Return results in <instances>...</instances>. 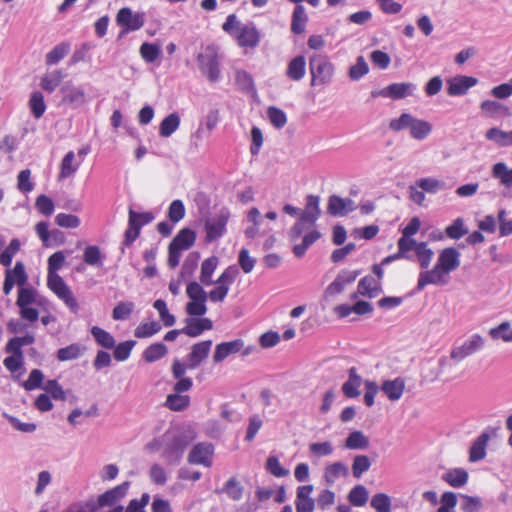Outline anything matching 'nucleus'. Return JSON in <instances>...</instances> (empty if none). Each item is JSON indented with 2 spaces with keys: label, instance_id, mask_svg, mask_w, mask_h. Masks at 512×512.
Segmentation results:
<instances>
[{
  "label": "nucleus",
  "instance_id": "55",
  "mask_svg": "<svg viewBox=\"0 0 512 512\" xmlns=\"http://www.w3.org/2000/svg\"><path fill=\"white\" fill-rule=\"evenodd\" d=\"M47 394H49L54 400L65 401L67 398V392L58 383L57 380H48L42 387Z\"/></svg>",
  "mask_w": 512,
  "mask_h": 512
},
{
  "label": "nucleus",
  "instance_id": "5",
  "mask_svg": "<svg viewBox=\"0 0 512 512\" xmlns=\"http://www.w3.org/2000/svg\"><path fill=\"white\" fill-rule=\"evenodd\" d=\"M311 86H323L332 82L335 67L325 55L314 54L309 58Z\"/></svg>",
  "mask_w": 512,
  "mask_h": 512
},
{
  "label": "nucleus",
  "instance_id": "63",
  "mask_svg": "<svg viewBox=\"0 0 512 512\" xmlns=\"http://www.w3.org/2000/svg\"><path fill=\"white\" fill-rule=\"evenodd\" d=\"M370 505L377 512H390L391 498L385 493H377L372 497Z\"/></svg>",
  "mask_w": 512,
  "mask_h": 512
},
{
  "label": "nucleus",
  "instance_id": "19",
  "mask_svg": "<svg viewBox=\"0 0 512 512\" xmlns=\"http://www.w3.org/2000/svg\"><path fill=\"white\" fill-rule=\"evenodd\" d=\"M381 292V284L379 280L368 275L363 277L357 286V292L351 295V299L355 300L358 295L368 298H374Z\"/></svg>",
  "mask_w": 512,
  "mask_h": 512
},
{
  "label": "nucleus",
  "instance_id": "60",
  "mask_svg": "<svg viewBox=\"0 0 512 512\" xmlns=\"http://www.w3.org/2000/svg\"><path fill=\"white\" fill-rule=\"evenodd\" d=\"M135 345H136V341H134V340H127V341L119 343L118 345L115 344L114 351H113L114 358L117 361L127 360Z\"/></svg>",
  "mask_w": 512,
  "mask_h": 512
},
{
  "label": "nucleus",
  "instance_id": "43",
  "mask_svg": "<svg viewBox=\"0 0 512 512\" xmlns=\"http://www.w3.org/2000/svg\"><path fill=\"white\" fill-rule=\"evenodd\" d=\"M369 446V439L361 431L351 432L345 440V447L351 450L366 449Z\"/></svg>",
  "mask_w": 512,
  "mask_h": 512
},
{
  "label": "nucleus",
  "instance_id": "10",
  "mask_svg": "<svg viewBox=\"0 0 512 512\" xmlns=\"http://www.w3.org/2000/svg\"><path fill=\"white\" fill-rule=\"evenodd\" d=\"M117 25L124 28L123 33L136 31L145 23L144 13H133L128 7L120 9L116 16Z\"/></svg>",
  "mask_w": 512,
  "mask_h": 512
},
{
  "label": "nucleus",
  "instance_id": "28",
  "mask_svg": "<svg viewBox=\"0 0 512 512\" xmlns=\"http://www.w3.org/2000/svg\"><path fill=\"white\" fill-rule=\"evenodd\" d=\"M433 126L430 122L415 117L410 129V137L422 141L426 139L432 132Z\"/></svg>",
  "mask_w": 512,
  "mask_h": 512
},
{
  "label": "nucleus",
  "instance_id": "64",
  "mask_svg": "<svg viewBox=\"0 0 512 512\" xmlns=\"http://www.w3.org/2000/svg\"><path fill=\"white\" fill-rule=\"evenodd\" d=\"M457 495L452 491H446L441 495L440 507L437 512H455Z\"/></svg>",
  "mask_w": 512,
  "mask_h": 512
},
{
  "label": "nucleus",
  "instance_id": "21",
  "mask_svg": "<svg viewBox=\"0 0 512 512\" xmlns=\"http://www.w3.org/2000/svg\"><path fill=\"white\" fill-rule=\"evenodd\" d=\"M306 75V59L303 55L292 58L285 71V76L295 82L301 81Z\"/></svg>",
  "mask_w": 512,
  "mask_h": 512
},
{
  "label": "nucleus",
  "instance_id": "8",
  "mask_svg": "<svg viewBox=\"0 0 512 512\" xmlns=\"http://www.w3.org/2000/svg\"><path fill=\"white\" fill-rule=\"evenodd\" d=\"M253 351V347L249 346L244 348V341L242 339H235L228 342H222L216 345L213 354V361L220 363L228 356L241 352L243 356L249 355Z\"/></svg>",
  "mask_w": 512,
  "mask_h": 512
},
{
  "label": "nucleus",
  "instance_id": "11",
  "mask_svg": "<svg viewBox=\"0 0 512 512\" xmlns=\"http://www.w3.org/2000/svg\"><path fill=\"white\" fill-rule=\"evenodd\" d=\"M214 446L208 442H200L193 446L188 454V462L194 465L211 467Z\"/></svg>",
  "mask_w": 512,
  "mask_h": 512
},
{
  "label": "nucleus",
  "instance_id": "53",
  "mask_svg": "<svg viewBox=\"0 0 512 512\" xmlns=\"http://www.w3.org/2000/svg\"><path fill=\"white\" fill-rule=\"evenodd\" d=\"M29 107L31 113L36 119H39L43 116L46 110V104L44 102V97L41 92H33L29 99Z\"/></svg>",
  "mask_w": 512,
  "mask_h": 512
},
{
  "label": "nucleus",
  "instance_id": "26",
  "mask_svg": "<svg viewBox=\"0 0 512 512\" xmlns=\"http://www.w3.org/2000/svg\"><path fill=\"white\" fill-rule=\"evenodd\" d=\"M319 203V196L308 195L306 198L305 209L301 212L299 216L306 219L308 222H310V224L315 225L316 221L319 219L321 215Z\"/></svg>",
  "mask_w": 512,
  "mask_h": 512
},
{
  "label": "nucleus",
  "instance_id": "22",
  "mask_svg": "<svg viewBox=\"0 0 512 512\" xmlns=\"http://www.w3.org/2000/svg\"><path fill=\"white\" fill-rule=\"evenodd\" d=\"M491 438L489 432H482L472 443L469 450V461L478 462L486 457V447Z\"/></svg>",
  "mask_w": 512,
  "mask_h": 512
},
{
  "label": "nucleus",
  "instance_id": "52",
  "mask_svg": "<svg viewBox=\"0 0 512 512\" xmlns=\"http://www.w3.org/2000/svg\"><path fill=\"white\" fill-rule=\"evenodd\" d=\"M103 258L100 248L96 245H89L84 250L83 260L90 266H102Z\"/></svg>",
  "mask_w": 512,
  "mask_h": 512
},
{
  "label": "nucleus",
  "instance_id": "17",
  "mask_svg": "<svg viewBox=\"0 0 512 512\" xmlns=\"http://www.w3.org/2000/svg\"><path fill=\"white\" fill-rule=\"evenodd\" d=\"M185 327H183V334L192 338L200 336L204 331L213 328V322L205 317H187L185 320Z\"/></svg>",
  "mask_w": 512,
  "mask_h": 512
},
{
  "label": "nucleus",
  "instance_id": "37",
  "mask_svg": "<svg viewBox=\"0 0 512 512\" xmlns=\"http://www.w3.org/2000/svg\"><path fill=\"white\" fill-rule=\"evenodd\" d=\"M321 234L316 229H311L307 232L300 244H297L293 247V253L296 257H302L305 255L307 249L314 244L319 238Z\"/></svg>",
  "mask_w": 512,
  "mask_h": 512
},
{
  "label": "nucleus",
  "instance_id": "15",
  "mask_svg": "<svg viewBox=\"0 0 512 512\" xmlns=\"http://www.w3.org/2000/svg\"><path fill=\"white\" fill-rule=\"evenodd\" d=\"M356 203L350 198L331 195L328 199L327 212L334 217H343L356 210Z\"/></svg>",
  "mask_w": 512,
  "mask_h": 512
},
{
  "label": "nucleus",
  "instance_id": "30",
  "mask_svg": "<svg viewBox=\"0 0 512 512\" xmlns=\"http://www.w3.org/2000/svg\"><path fill=\"white\" fill-rule=\"evenodd\" d=\"M485 137L501 147L512 145V130L505 132L497 127H493L486 131Z\"/></svg>",
  "mask_w": 512,
  "mask_h": 512
},
{
  "label": "nucleus",
  "instance_id": "62",
  "mask_svg": "<svg viewBox=\"0 0 512 512\" xmlns=\"http://www.w3.org/2000/svg\"><path fill=\"white\" fill-rule=\"evenodd\" d=\"M149 478L155 485H165L168 480L166 469L162 465L154 463L149 469Z\"/></svg>",
  "mask_w": 512,
  "mask_h": 512
},
{
  "label": "nucleus",
  "instance_id": "9",
  "mask_svg": "<svg viewBox=\"0 0 512 512\" xmlns=\"http://www.w3.org/2000/svg\"><path fill=\"white\" fill-rule=\"evenodd\" d=\"M485 346V339L480 334H473L463 344L451 350L450 356L456 361H462L470 355L480 351Z\"/></svg>",
  "mask_w": 512,
  "mask_h": 512
},
{
  "label": "nucleus",
  "instance_id": "50",
  "mask_svg": "<svg viewBox=\"0 0 512 512\" xmlns=\"http://www.w3.org/2000/svg\"><path fill=\"white\" fill-rule=\"evenodd\" d=\"M415 116L410 113H402L398 118L391 119L389 129L394 132L408 130L410 132Z\"/></svg>",
  "mask_w": 512,
  "mask_h": 512
},
{
  "label": "nucleus",
  "instance_id": "20",
  "mask_svg": "<svg viewBox=\"0 0 512 512\" xmlns=\"http://www.w3.org/2000/svg\"><path fill=\"white\" fill-rule=\"evenodd\" d=\"M380 389L390 401H398L403 395L405 380L402 377H396L392 380H384Z\"/></svg>",
  "mask_w": 512,
  "mask_h": 512
},
{
  "label": "nucleus",
  "instance_id": "18",
  "mask_svg": "<svg viewBox=\"0 0 512 512\" xmlns=\"http://www.w3.org/2000/svg\"><path fill=\"white\" fill-rule=\"evenodd\" d=\"M211 346L212 341L206 340L196 343L191 347V351L187 355L188 368L190 370L197 368L200 363L208 357Z\"/></svg>",
  "mask_w": 512,
  "mask_h": 512
},
{
  "label": "nucleus",
  "instance_id": "27",
  "mask_svg": "<svg viewBox=\"0 0 512 512\" xmlns=\"http://www.w3.org/2000/svg\"><path fill=\"white\" fill-rule=\"evenodd\" d=\"M442 480L453 488H461L468 482V472L463 468L449 469L442 475Z\"/></svg>",
  "mask_w": 512,
  "mask_h": 512
},
{
  "label": "nucleus",
  "instance_id": "54",
  "mask_svg": "<svg viewBox=\"0 0 512 512\" xmlns=\"http://www.w3.org/2000/svg\"><path fill=\"white\" fill-rule=\"evenodd\" d=\"M161 54V47L154 43L145 42L140 46V55L147 63H153Z\"/></svg>",
  "mask_w": 512,
  "mask_h": 512
},
{
  "label": "nucleus",
  "instance_id": "14",
  "mask_svg": "<svg viewBox=\"0 0 512 512\" xmlns=\"http://www.w3.org/2000/svg\"><path fill=\"white\" fill-rule=\"evenodd\" d=\"M477 83L478 80L475 77L456 75L447 80V94L452 97L463 96Z\"/></svg>",
  "mask_w": 512,
  "mask_h": 512
},
{
  "label": "nucleus",
  "instance_id": "35",
  "mask_svg": "<svg viewBox=\"0 0 512 512\" xmlns=\"http://www.w3.org/2000/svg\"><path fill=\"white\" fill-rule=\"evenodd\" d=\"M167 353H168V349H167L166 345H164L161 342H157V343H153L150 346H148L144 350L142 356H143V359L147 363H153V362L160 360L164 356H166Z\"/></svg>",
  "mask_w": 512,
  "mask_h": 512
},
{
  "label": "nucleus",
  "instance_id": "13",
  "mask_svg": "<svg viewBox=\"0 0 512 512\" xmlns=\"http://www.w3.org/2000/svg\"><path fill=\"white\" fill-rule=\"evenodd\" d=\"M359 270H342L325 289V296L332 297L344 291L347 285L353 283L359 276Z\"/></svg>",
  "mask_w": 512,
  "mask_h": 512
},
{
  "label": "nucleus",
  "instance_id": "48",
  "mask_svg": "<svg viewBox=\"0 0 512 512\" xmlns=\"http://www.w3.org/2000/svg\"><path fill=\"white\" fill-rule=\"evenodd\" d=\"M161 325L157 321L140 323L134 330V336L139 339L149 338L161 330Z\"/></svg>",
  "mask_w": 512,
  "mask_h": 512
},
{
  "label": "nucleus",
  "instance_id": "25",
  "mask_svg": "<svg viewBox=\"0 0 512 512\" xmlns=\"http://www.w3.org/2000/svg\"><path fill=\"white\" fill-rule=\"evenodd\" d=\"M388 98L393 100L403 99L412 96L417 90V86L411 82L392 83L387 86Z\"/></svg>",
  "mask_w": 512,
  "mask_h": 512
},
{
  "label": "nucleus",
  "instance_id": "16",
  "mask_svg": "<svg viewBox=\"0 0 512 512\" xmlns=\"http://www.w3.org/2000/svg\"><path fill=\"white\" fill-rule=\"evenodd\" d=\"M62 102L73 109L86 103V94L83 88L71 84L64 85L61 90Z\"/></svg>",
  "mask_w": 512,
  "mask_h": 512
},
{
  "label": "nucleus",
  "instance_id": "2",
  "mask_svg": "<svg viewBox=\"0 0 512 512\" xmlns=\"http://www.w3.org/2000/svg\"><path fill=\"white\" fill-rule=\"evenodd\" d=\"M460 266V252L455 247H447L440 251L434 267L420 272L417 291H422L427 285H445L449 274Z\"/></svg>",
  "mask_w": 512,
  "mask_h": 512
},
{
  "label": "nucleus",
  "instance_id": "24",
  "mask_svg": "<svg viewBox=\"0 0 512 512\" xmlns=\"http://www.w3.org/2000/svg\"><path fill=\"white\" fill-rule=\"evenodd\" d=\"M349 475V468L342 462H334L329 464L324 469L323 478L326 484L332 486L337 479L347 477Z\"/></svg>",
  "mask_w": 512,
  "mask_h": 512
},
{
  "label": "nucleus",
  "instance_id": "12",
  "mask_svg": "<svg viewBox=\"0 0 512 512\" xmlns=\"http://www.w3.org/2000/svg\"><path fill=\"white\" fill-rule=\"evenodd\" d=\"M129 486L130 483L126 481L99 495L97 499H94L95 512L101 507L114 506L126 495Z\"/></svg>",
  "mask_w": 512,
  "mask_h": 512
},
{
  "label": "nucleus",
  "instance_id": "33",
  "mask_svg": "<svg viewBox=\"0 0 512 512\" xmlns=\"http://www.w3.org/2000/svg\"><path fill=\"white\" fill-rule=\"evenodd\" d=\"M195 239V232L191 229L184 228L178 232L170 244L184 251L194 244Z\"/></svg>",
  "mask_w": 512,
  "mask_h": 512
},
{
  "label": "nucleus",
  "instance_id": "7",
  "mask_svg": "<svg viewBox=\"0 0 512 512\" xmlns=\"http://www.w3.org/2000/svg\"><path fill=\"white\" fill-rule=\"evenodd\" d=\"M230 218L228 209L223 208L215 215L207 218L204 223L206 232L205 241L214 242L221 238L227 231L226 226Z\"/></svg>",
  "mask_w": 512,
  "mask_h": 512
},
{
  "label": "nucleus",
  "instance_id": "36",
  "mask_svg": "<svg viewBox=\"0 0 512 512\" xmlns=\"http://www.w3.org/2000/svg\"><path fill=\"white\" fill-rule=\"evenodd\" d=\"M64 78L62 70H54L45 74L41 80V87L48 93L54 92Z\"/></svg>",
  "mask_w": 512,
  "mask_h": 512
},
{
  "label": "nucleus",
  "instance_id": "47",
  "mask_svg": "<svg viewBox=\"0 0 512 512\" xmlns=\"http://www.w3.org/2000/svg\"><path fill=\"white\" fill-rule=\"evenodd\" d=\"M70 51V44L62 42L56 45L46 54L45 62L47 65H54L60 62Z\"/></svg>",
  "mask_w": 512,
  "mask_h": 512
},
{
  "label": "nucleus",
  "instance_id": "31",
  "mask_svg": "<svg viewBox=\"0 0 512 512\" xmlns=\"http://www.w3.org/2000/svg\"><path fill=\"white\" fill-rule=\"evenodd\" d=\"M180 116L177 112H173L166 116L160 123L159 134L162 137H170L180 126Z\"/></svg>",
  "mask_w": 512,
  "mask_h": 512
},
{
  "label": "nucleus",
  "instance_id": "49",
  "mask_svg": "<svg viewBox=\"0 0 512 512\" xmlns=\"http://www.w3.org/2000/svg\"><path fill=\"white\" fill-rule=\"evenodd\" d=\"M190 397L178 393L169 394L165 405L172 411H182L189 406Z\"/></svg>",
  "mask_w": 512,
  "mask_h": 512
},
{
  "label": "nucleus",
  "instance_id": "61",
  "mask_svg": "<svg viewBox=\"0 0 512 512\" xmlns=\"http://www.w3.org/2000/svg\"><path fill=\"white\" fill-rule=\"evenodd\" d=\"M315 225L299 216L297 222L291 227L289 237L291 241L298 240L304 232H309Z\"/></svg>",
  "mask_w": 512,
  "mask_h": 512
},
{
  "label": "nucleus",
  "instance_id": "1",
  "mask_svg": "<svg viewBox=\"0 0 512 512\" xmlns=\"http://www.w3.org/2000/svg\"><path fill=\"white\" fill-rule=\"evenodd\" d=\"M192 440L193 437L186 432L170 429L148 442L145 449L151 452L161 451V457L166 464L178 465Z\"/></svg>",
  "mask_w": 512,
  "mask_h": 512
},
{
  "label": "nucleus",
  "instance_id": "38",
  "mask_svg": "<svg viewBox=\"0 0 512 512\" xmlns=\"http://www.w3.org/2000/svg\"><path fill=\"white\" fill-rule=\"evenodd\" d=\"M90 332L98 345L105 349L114 348L116 341L108 331L98 326H93Z\"/></svg>",
  "mask_w": 512,
  "mask_h": 512
},
{
  "label": "nucleus",
  "instance_id": "58",
  "mask_svg": "<svg viewBox=\"0 0 512 512\" xmlns=\"http://www.w3.org/2000/svg\"><path fill=\"white\" fill-rule=\"evenodd\" d=\"M369 72V67L363 56H358L356 63L349 69L348 75L351 80L357 81Z\"/></svg>",
  "mask_w": 512,
  "mask_h": 512
},
{
  "label": "nucleus",
  "instance_id": "4",
  "mask_svg": "<svg viewBox=\"0 0 512 512\" xmlns=\"http://www.w3.org/2000/svg\"><path fill=\"white\" fill-rule=\"evenodd\" d=\"M222 29L236 39L241 47L254 48L260 42V33L255 24L252 22L244 24L238 20L235 14L227 16Z\"/></svg>",
  "mask_w": 512,
  "mask_h": 512
},
{
  "label": "nucleus",
  "instance_id": "59",
  "mask_svg": "<svg viewBox=\"0 0 512 512\" xmlns=\"http://www.w3.org/2000/svg\"><path fill=\"white\" fill-rule=\"evenodd\" d=\"M222 491L225 492L227 496L234 501H239L243 497V487L235 477L230 478L225 483Z\"/></svg>",
  "mask_w": 512,
  "mask_h": 512
},
{
  "label": "nucleus",
  "instance_id": "51",
  "mask_svg": "<svg viewBox=\"0 0 512 512\" xmlns=\"http://www.w3.org/2000/svg\"><path fill=\"white\" fill-rule=\"evenodd\" d=\"M416 186L422 189L424 192L436 194L437 192L445 188V183L436 178L427 177L420 178L419 180H417Z\"/></svg>",
  "mask_w": 512,
  "mask_h": 512
},
{
  "label": "nucleus",
  "instance_id": "3",
  "mask_svg": "<svg viewBox=\"0 0 512 512\" xmlns=\"http://www.w3.org/2000/svg\"><path fill=\"white\" fill-rule=\"evenodd\" d=\"M65 263V255L62 251L53 253L48 258L47 286L48 288L76 314L79 311V304L73 295L70 287L65 283L63 278L57 273Z\"/></svg>",
  "mask_w": 512,
  "mask_h": 512
},
{
  "label": "nucleus",
  "instance_id": "6",
  "mask_svg": "<svg viewBox=\"0 0 512 512\" xmlns=\"http://www.w3.org/2000/svg\"><path fill=\"white\" fill-rule=\"evenodd\" d=\"M200 71L209 81L217 82L220 79L219 56L213 46H207L197 56Z\"/></svg>",
  "mask_w": 512,
  "mask_h": 512
},
{
  "label": "nucleus",
  "instance_id": "56",
  "mask_svg": "<svg viewBox=\"0 0 512 512\" xmlns=\"http://www.w3.org/2000/svg\"><path fill=\"white\" fill-rule=\"evenodd\" d=\"M371 467V460L366 455H356L352 463V473L357 479L367 472Z\"/></svg>",
  "mask_w": 512,
  "mask_h": 512
},
{
  "label": "nucleus",
  "instance_id": "44",
  "mask_svg": "<svg viewBox=\"0 0 512 512\" xmlns=\"http://www.w3.org/2000/svg\"><path fill=\"white\" fill-rule=\"evenodd\" d=\"M415 255L420 267L426 271L434 256L433 250L428 247L426 242H419Z\"/></svg>",
  "mask_w": 512,
  "mask_h": 512
},
{
  "label": "nucleus",
  "instance_id": "29",
  "mask_svg": "<svg viewBox=\"0 0 512 512\" xmlns=\"http://www.w3.org/2000/svg\"><path fill=\"white\" fill-rule=\"evenodd\" d=\"M218 262L219 260L216 256H211L202 262L199 276V280L202 285L210 286L215 283L212 280V275L218 266Z\"/></svg>",
  "mask_w": 512,
  "mask_h": 512
},
{
  "label": "nucleus",
  "instance_id": "46",
  "mask_svg": "<svg viewBox=\"0 0 512 512\" xmlns=\"http://www.w3.org/2000/svg\"><path fill=\"white\" fill-rule=\"evenodd\" d=\"M368 498V490L363 485L354 486L348 494L349 502L355 507L364 506L367 503Z\"/></svg>",
  "mask_w": 512,
  "mask_h": 512
},
{
  "label": "nucleus",
  "instance_id": "42",
  "mask_svg": "<svg viewBox=\"0 0 512 512\" xmlns=\"http://www.w3.org/2000/svg\"><path fill=\"white\" fill-rule=\"evenodd\" d=\"M492 176L499 179L505 187H512V169L509 170L505 163H496L492 168Z\"/></svg>",
  "mask_w": 512,
  "mask_h": 512
},
{
  "label": "nucleus",
  "instance_id": "32",
  "mask_svg": "<svg viewBox=\"0 0 512 512\" xmlns=\"http://www.w3.org/2000/svg\"><path fill=\"white\" fill-rule=\"evenodd\" d=\"M308 21V16L306 14L305 8L303 5H296L291 20V31L295 34H301L304 32L306 23Z\"/></svg>",
  "mask_w": 512,
  "mask_h": 512
},
{
  "label": "nucleus",
  "instance_id": "41",
  "mask_svg": "<svg viewBox=\"0 0 512 512\" xmlns=\"http://www.w3.org/2000/svg\"><path fill=\"white\" fill-rule=\"evenodd\" d=\"M75 154L73 151H69L63 157L60 165V179H65L72 176L79 168V163H74Z\"/></svg>",
  "mask_w": 512,
  "mask_h": 512
},
{
  "label": "nucleus",
  "instance_id": "39",
  "mask_svg": "<svg viewBox=\"0 0 512 512\" xmlns=\"http://www.w3.org/2000/svg\"><path fill=\"white\" fill-rule=\"evenodd\" d=\"M488 334L493 340L501 339L507 343L512 342V327L508 321H503L498 326L490 328Z\"/></svg>",
  "mask_w": 512,
  "mask_h": 512
},
{
  "label": "nucleus",
  "instance_id": "45",
  "mask_svg": "<svg viewBox=\"0 0 512 512\" xmlns=\"http://www.w3.org/2000/svg\"><path fill=\"white\" fill-rule=\"evenodd\" d=\"M42 301L37 299V293L32 288L21 287L18 290L16 305L18 307L29 306L33 304L41 305Z\"/></svg>",
  "mask_w": 512,
  "mask_h": 512
},
{
  "label": "nucleus",
  "instance_id": "40",
  "mask_svg": "<svg viewBox=\"0 0 512 512\" xmlns=\"http://www.w3.org/2000/svg\"><path fill=\"white\" fill-rule=\"evenodd\" d=\"M466 234H468V228L465 225L464 219L461 217L456 218L445 228V235L451 240H459Z\"/></svg>",
  "mask_w": 512,
  "mask_h": 512
},
{
  "label": "nucleus",
  "instance_id": "34",
  "mask_svg": "<svg viewBox=\"0 0 512 512\" xmlns=\"http://www.w3.org/2000/svg\"><path fill=\"white\" fill-rule=\"evenodd\" d=\"M85 351V347L79 343H72L57 351V359L59 361H70L78 359Z\"/></svg>",
  "mask_w": 512,
  "mask_h": 512
},
{
  "label": "nucleus",
  "instance_id": "57",
  "mask_svg": "<svg viewBox=\"0 0 512 512\" xmlns=\"http://www.w3.org/2000/svg\"><path fill=\"white\" fill-rule=\"evenodd\" d=\"M417 242L415 239L409 236H401L397 242L398 251L400 252V256H403V259L412 260L409 252L417 249Z\"/></svg>",
  "mask_w": 512,
  "mask_h": 512
},
{
  "label": "nucleus",
  "instance_id": "23",
  "mask_svg": "<svg viewBox=\"0 0 512 512\" xmlns=\"http://www.w3.org/2000/svg\"><path fill=\"white\" fill-rule=\"evenodd\" d=\"M362 384V378L357 373L355 367L348 370V380L343 384V394L348 398H356L360 395L359 388Z\"/></svg>",
  "mask_w": 512,
  "mask_h": 512
}]
</instances>
